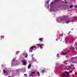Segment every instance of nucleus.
I'll return each instance as SVG.
<instances>
[{"mask_svg":"<svg viewBox=\"0 0 77 77\" xmlns=\"http://www.w3.org/2000/svg\"><path fill=\"white\" fill-rule=\"evenodd\" d=\"M38 45V46H39V47H42V45H43V44H42L41 45H39V44H37L36 45Z\"/></svg>","mask_w":77,"mask_h":77,"instance_id":"5","label":"nucleus"},{"mask_svg":"<svg viewBox=\"0 0 77 77\" xmlns=\"http://www.w3.org/2000/svg\"><path fill=\"white\" fill-rule=\"evenodd\" d=\"M66 73H63V76H65V77H66V75H65Z\"/></svg>","mask_w":77,"mask_h":77,"instance_id":"11","label":"nucleus"},{"mask_svg":"<svg viewBox=\"0 0 77 77\" xmlns=\"http://www.w3.org/2000/svg\"><path fill=\"white\" fill-rule=\"evenodd\" d=\"M35 47V46H33L32 47L30 48V50H32V49H33V48H34Z\"/></svg>","mask_w":77,"mask_h":77,"instance_id":"2","label":"nucleus"},{"mask_svg":"<svg viewBox=\"0 0 77 77\" xmlns=\"http://www.w3.org/2000/svg\"><path fill=\"white\" fill-rule=\"evenodd\" d=\"M65 2L66 3H67V2H66V1H65Z\"/></svg>","mask_w":77,"mask_h":77,"instance_id":"32","label":"nucleus"},{"mask_svg":"<svg viewBox=\"0 0 77 77\" xmlns=\"http://www.w3.org/2000/svg\"><path fill=\"white\" fill-rule=\"evenodd\" d=\"M21 62L23 63V65H26L27 64V62H26V60H22Z\"/></svg>","mask_w":77,"mask_h":77,"instance_id":"1","label":"nucleus"},{"mask_svg":"<svg viewBox=\"0 0 77 77\" xmlns=\"http://www.w3.org/2000/svg\"><path fill=\"white\" fill-rule=\"evenodd\" d=\"M66 77H68V75H67V76H66Z\"/></svg>","mask_w":77,"mask_h":77,"instance_id":"38","label":"nucleus"},{"mask_svg":"<svg viewBox=\"0 0 77 77\" xmlns=\"http://www.w3.org/2000/svg\"><path fill=\"white\" fill-rule=\"evenodd\" d=\"M32 59H34V58H32Z\"/></svg>","mask_w":77,"mask_h":77,"instance_id":"37","label":"nucleus"},{"mask_svg":"<svg viewBox=\"0 0 77 77\" xmlns=\"http://www.w3.org/2000/svg\"><path fill=\"white\" fill-rule=\"evenodd\" d=\"M27 57V54L26 55V56H25V57L26 58Z\"/></svg>","mask_w":77,"mask_h":77,"instance_id":"25","label":"nucleus"},{"mask_svg":"<svg viewBox=\"0 0 77 77\" xmlns=\"http://www.w3.org/2000/svg\"><path fill=\"white\" fill-rule=\"evenodd\" d=\"M40 48H42V47H40Z\"/></svg>","mask_w":77,"mask_h":77,"instance_id":"41","label":"nucleus"},{"mask_svg":"<svg viewBox=\"0 0 77 77\" xmlns=\"http://www.w3.org/2000/svg\"><path fill=\"white\" fill-rule=\"evenodd\" d=\"M1 38H3V36H2V35L1 36Z\"/></svg>","mask_w":77,"mask_h":77,"instance_id":"30","label":"nucleus"},{"mask_svg":"<svg viewBox=\"0 0 77 77\" xmlns=\"http://www.w3.org/2000/svg\"><path fill=\"white\" fill-rule=\"evenodd\" d=\"M45 70H42V73H44V72H45Z\"/></svg>","mask_w":77,"mask_h":77,"instance_id":"10","label":"nucleus"},{"mask_svg":"<svg viewBox=\"0 0 77 77\" xmlns=\"http://www.w3.org/2000/svg\"><path fill=\"white\" fill-rule=\"evenodd\" d=\"M75 18H76V17L75 16L73 18L74 20H75Z\"/></svg>","mask_w":77,"mask_h":77,"instance_id":"22","label":"nucleus"},{"mask_svg":"<svg viewBox=\"0 0 77 77\" xmlns=\"http://www.w3.org/2000/svg\"><path fill=\"white\" fill-rule=\"evenodd\" d=\"M60 36H62V35L61 34L60 35Z\"/></svg>","mask_w":77,"mask_h":77,"instance_id":"33","label":"nucleus"},{"mask_svg":"<svg viewBox=\"0 0 77 77\" xmlns=\"http://www.w3.org/2000/svg\"><path fill=\"white\" fill-rule=\"evenodd\" d=\"M57 40H57V38L56 39V41H57Z\"/></svg>","mask_w":77,"mask_h":77,"instance_id":"36","label":"nucleus"},{"mask_svg":"<svg viewBox=\"0 0 77 77\" xmlns=\"http://www.w3.org/2000/svg\"><path fill=\"white\" fill-rule=\"evenodd\" d=\"M50 8H52V6H51Z\"/></svg>","mask_w":77,"mask_h":77,"instance_id":"39","label":"nucleus"},{"mask_svg":"<svg viewBox=\"0 0 77 77\" xmlns=\"http://www.w3.org/2000/svg\"><path fill=\"white\" fill-rule=\"evenodd\" d=\"M31 73L32 74H36V71H34V72H32Z\"/></svg>","mask_w":77,"mask_h":77,"instance_id":"3","label":"nucleus"},{"mask_svg":"<svg viewBox=\"0 0 77 77\" xmlns=\"http://www.w3.org/2000/svg\"><path fill=\"white\" fill-rule=\"evenodd\" d=\"M69 8H73V6H72V5H71L70 6Z\"/></svg>","mask_w":77,"mask_h":77,"instance_id":"14","label":"nucleus"},{"mask_svg":"<svg viewBox=\"0 0 77 77\" xmlns=\"http://www.w3.org/2000/svg\"><path fill=\"white\" fill-rule=\"evenodd\" d=\"M48 8H49V6H48Z\"/></svg>","mask_w":77,"mask_h":77,"instance_id":"43","label":"nucleus"},{"mask_svg":"<svg viewBox=\"0 0 77 77\" xmlns=\"http://www.w3.org/2000/svg\"><path fill=\"white\" fill-rule=\"evenodd\" d=\"M57 57H59V54H58L57 55Z\"/></svg>","mask_w":77,"mask_h":77,"instance_id":"16","label":"nucleus"},{"mask_svg":"<svg viewBox=\"0 0 77 77\" xmlns=\"http://www.w3.org/2000/svg\"><path fill=\"white\" fill-rule=\"evenodd\" d=\"M32 65H31V64H30L28 66V69H29V68H31Z\"/></svg>","mask_w":77,"mask_h":77,"instance_id":"4","label":"nucleus"},{"mask_svg":"<svg viewBox=\"0 0 77 77\" xmlns=\"http://www.w3.org/2000/svg\"><path fill=\"white\" fill-rule=\"evenodd\" d=\"M64 0V1H66V0Z\"/></svg>","mask_w":77,"mask_h":77,"instance_id":"42","label":"nucleus"},{"mask_svg":"<svg viewBox=\"0 0 77 77\" xmlns=\"http://www.w3.org/2000/svg\"><path fill=\"white\" fill-rule=\"evenodd\" d=\"M71 66H73V65H72V64H71Z\"/></svg>","mask_w":77,"mask_h":77,"instance_id":"28","label":"nucleus"},{"mask_svg":"<svg viewBox=\"0 0 77 77\" xmlns=\"http://www.w3.org/2000/svg\"><path fill=\"white\" fill-rule=\"evenodd\" d=\"M6 74H8V73H6Z\"/></svg>","mask_w":77,"mask_h":77,"instance_id":"40","label":"nucleus"},{"mask_svg":"<svg viewBox=\"0 0 77 77\" xmlns=\"http://www.w3.org/2000/svg\"><path fill=\"white\" fill-rule=\"evenodd\" d=\"M3 71H4V73H6V71H5V70H3Z\"/></svg>","mask_w":77,"mask_h":77,"instance_id":"19","label":"nucleus"},{"mask_svg":"<svg viewBox=\"0 0 77 77\" xmlns=\"http://www.w3.org/2000/svg\"><path fill=\"white\" fill-rule=\"evenodd\" d=\"M70 22H72V21H71L69 20H68L66 22V24H68L69 23H70Z\"/></svg>","mask_w":77,"mask_h":77,"instance_id":"7","label":"nucleus"},{"mask_svg":"<svg viewBox=\"0 0 77 77\" xmlns=\"http://www.w3.org/2000/svg\"><path fill=\"white\" fill-rule=\"evenodd\" d=\"M73 77H74V74L73 75Z\"/></svg>","mask_w":77,"mask_h":77,"instance_id":"35","label":"nucleus"},{"mask_svg":"<svg viewBox=\"0 0 77 77\" xmlns=\"http://www.w3.org/2000/svg\"><path fill=\"white\" fill-rule=\"evenodd\" d=\"M68 62V61H65L64 62H63V63H64V64H67V63L66 62Z\"/></svg>","mask_w":77,"mask_h":77,"instance_id":"8","label":"nucleus"},{"mask_svg":"<svg viewBox=\"0 0 77 77\" xmlns=\"http://www.w3.org/2000/svg\"><path fill=\"white\" fill-rule=\"evenodd\" d=\"M53 2H51V5H53Z\"/></svg>","mask_w":77,"mask_h":77,"instance_id":"27","label":"nucleus"},{"mask_svg":"<svg viewBox=\"0 0 77 77\" xmlns=\"http://www.w3.org/2000/svg\"><path fill=\"white\" fill-rule=\"evenodd\" d=\"M66 40H68L69 39V38H68L67 37H66Z\"/></svg>","mask_w":77,"mask_h":77,"instance_id":"15","label":"nucleus"},{"mask_svg":"<svg viewBox=\"0 0 77 77\" xmlns=\"http://www.w3.org/2000/svg\"><path fill=\"white\" fill-rule=\"evenodd\" d=\"M71 33V32H69V33H68V35H69V33Z\"/></svg>","mask_w":77,"mask_h":77,"instance_id":"26","label":"nucleus"},{"mask_svg":"<svg viewBox=\"0 0 77 77\" xmlns=\"http://www.w3.org/2000/svg\"><path fill=\"white\" fill-rule=\"evenodd\" d=\"M68 66V67H69L70 68H71V67L70 66Z\"/></svg>","mask_w":77,"mask_h":77,"instance_id":"20","label":"nucleus"},{"mask_svg":"<svg viewBox=\"0 0 77 77\" xmlns=\"http://www.w3.org/2000/svg\"><path fill=\"white\" fill-rule=\"evenodd\" d=\"M69 72H70V73H71V72H72V71H69Z\"/></svg>","mask_w":77,"mask_h":77,"instance_id":"23","label":"nucleus"},{"mask_svg":"<svg viewBox=\"0 0 77 77\" xmlns=\"http://www.w3.org/2000/svg\"><path fill=\"white\" fill-rule=\"evenodd\" d=\"M71 69V68H69L67 69V70H69Z\"/></svg>","mask_w":77,"mask_h":77,"instance_id":"24","label":"nucleus"},{"mask_svg":"<svg viewBox=\"0 0 77 77\" xmlns=\"http://www.w3.org/2000/svg\"><path fill=\"white\" fill-rule=\"evenodd\" d=\"M40 39L42 40V39H43V38H40Z\"/></svg>","mask_w":77,"mask_h":77,"instance_id":"21","label":"nucleus"},{"mask_svg":"<svg viewBox=\"0 0 77 77\" xmlns=\"http://www.w3.org/2000/svg\"><path fill=\"white\" fill-rule=\"evenodd\" d=\"M59 0H55V2H57V1H58Z\"/></svg>","mask_w":77,"mask_h":77,"instance_id":"29","label":"nucleus"},{"mask_svg":"<svg viewBox=\"0 0 77 77\" xmlns=\"http://www.w3.org/2000/svg\"><path fill=\"white\" fill-rule=\"evenodd\" d=\"M49 2H50V1H49V0H48L47 2H46V4H48Z\"/></svg>","mask_w":77,"mask_h":77,"instance_id":"12","label":"nucleus"},{"mask_svg":"<svg viewBox=\"0 0 77 77\" xmlns=\"http://www.w3.org/2000/svg\"><path fill=\"white\" fill-rule=\"evenodd\" d=\"M24 75H27V74H24Z\"/></svg>","mask_w":77,"mask_h":77,"instance_id":"31","label":"nucleus"},{"mask_svg":"<svg viewBox=\"0 0 77 77\" xmlns=\"http://www.w3.org/2000/svg\"><path fill=\"white\" fill-rule=\"evenodd\" d=\"M77 58V57H72V59H76V58Z\"/></svg>","mask_w":77,"mask_h":77,"instance_id":"17","label":"nucleus"},{"mask_svg":"<svg viewBox=\"0 0 77 77\" xmlns=\"http://www.w3.org/2000/svg\"><path fill=\"white\" fill-rule=\"evenodd\" d=\"M29 52H32V51H30Z\"/></svg>","mask_w":77,"mask_h":77,"instance_id":"34","label":"nucleus"},{"mask_svg":"<svg viewBox=\"0 0 77 77\" xmlns=\"http://www.w3.org/2000/svg\"><path fill=\"white\" fill-rule=\"evenodd\" d=\"M71 49H72L73 50H74V48L73 47H71Z\"/></svg>","mask_w":77,"mask_h":77,"instance_id":"18","label":"nucleus"},{"mask_svg":"<svg viewBox=\"0 0 77 77\" xmlns=\"http://www.w3.org/2000/svg\"><path fill=\"white\" fill-rule=\"evenodd\" d=\"M66 74H69V72H66Z\"/></svg>","mask_w":77,"mask_h":77,"instance_id":"9","label":"nucleus"},{"mask_svg":"<svg viewBox=\"0 0 77 77\" xmlns=\"http://www.w3.org/2000/svg\"><path fill=\"white\" fill-rule=\"evenodd\" d=\"M61 53L63 55H66V54H67V53H64L63 51H62Z\"/></svg>","mask_w":77,"mask_h":77,"instance_id":"6","label":"nucleus"},{"mask_svg":"<svg viewBox=\"0 0 77 77\" xmlns=\"http://www.w3.org/2000/svg\"><path fill=\"white\" fill-rule=\"evenodd\" d=\"M37 74L38 76H40V74L39 73V72H37Z\"/></svg>","mask_w":77,"mask_h":77,"instance_id":"13","label":"nucleus"}]
</instances>
